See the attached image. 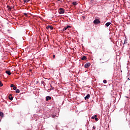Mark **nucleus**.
Masks as SVG:
<instances>
[{"instance_id":"obj_1","label":"nucleus","mask_w":130,"mask_h":130,"mask_svg":"<svg viewBox=\"0 0 130 130\" xmlns=\"http://www.w3.org/2000/svg\"><path fill=\"white\" fill-rule=\"evenodd\" d=\"M59 14H60V15L64 14V10H63V8H59Z\"/></svg>"},{"instance_id":"obj_2","label":"nucleus","mask_w":130,"mask_h":130,"mask_svg":"<svg viewBox=\"0 0 130 130\" xmlns=\"http://www.w3.org/2000/svg\"><path fill=\"white\" fill-rule=\"evenodd\" d=\"M93 23L97 25L100 23V21L98 19H96L95 20H94Z\"/></svg>"},{"instance_id":"obj_3","label":"nucleus","mask_w":130,"mask_h":130,"mask_svg":"<svg viewBox=\"0 0 130 130\" xmlns=\"http://www.w3.org/2000/svg\"><path fill=\"white\" fill-rule=\"evenodd\" d=\"M90 66H91V63H86L85 65H84V68H85V69H87V68H89V67H90Z\"/></svg>"},{"instance_id":"obj_4","label":"nucleus","mask_w":130,"mask_h":130,"mask_svg":"<svg viewBox=\"0 0 130 130\" xmlns=\"http://www.w3.org/2000/svg\"><path fill=\"white\" fill-rule=\"evenodd\" d=\"M46 29H47V30H48V29H50L51 30H53V26L51 25H48L47 26H46Z\"/></svg>"},{"instance_id":"obj_5","label":"nucleus","mask_w":130,"mask_h":130,"mask_svg":"<svg viewBox=\"0 0 130 130\" xmlns=\"http://www.w3.org/2000/svg\"><path fill=\"white\" fill-rule=\"evenodd\" d=\"M68 28H71V26H65L63 29L62 31H66Z\"/></svg>"},{"instance_id":"obj_6","label":"nucleus","mask_w":130,"mask_h":130,"mask_svg":"<svg viewBox=\"0 0 130 130\" xmlns=\"http://www.w3.org/2000/svg\"><path fill=\"white\" fill-rule=\"evenodd\" d=\"M90 94H88L85 98L84 99H85V100H87L88 99H89L90 98Z\"/></svg>"},{"instance_id":"obj_7","label":"nucleus","mask_w":130,"mask_h":130,"mask_svg":"<svg viewBox=\"0 0 130 130\" xmlns=\"http://www.w3.org/2000/svg\"><path fill=\"white\" fill-rule=\"evenodd\" d=\"M48 100H51V97L50 96H47L46 98V101H48Z\"/></svg>"},{"instance_id":"obj_8","label":"nucleus","mask_w":130,"mask_h":130,"mask_svg":"<svg viewBox=\"0 0 130 130\" xmlns=\"http://www.w3.org/2000/svg\"><path fill=\"white\" fill-rule=\"evenodd\" d=\"M9 100H11L12 101V100H13V99H14V98L12 96V94H9Z\"/></svg>"},{"instance_id":"obj_9","label":"nucleus","mask_w":130,"mask_h":130,"mask_svg":"<svg viewBox=\"0 0 130 130\" xmlns=\"http://www.w3.org/2000/svg\"><path fill=\"white\" fill-rule=\"evenodd\" d=\"M6 73L7 75H9V76H11V71H6Z\"/></svg>"},{"instance_id":"obj_10","label":"nucleus","mask_w":130,"mask_h":130,"mask_svg":"<svg viewBox=\"0 0 130 130\" xmlns=\"http://www.w3.org/2000/svg\"><path fill=\"white\" fill-rule=\"evenodd\" d=\"M111 24V22H107L106 23V25L107 27H109V25Z\"/></svg>"},{"instance_id":"obj_11","label":"nucleus","mask_w":130,"mask_h":130,"mask_svg":"<svg viewBox=\"0 0 130 130\" xmlns=\"http://www.w3.org/2000/svg\"><path fill=\"white\" fill-rule=\"evenodd\" d=\"M0 116H1V117H4V113H3V112L0 111Z\"/></svg>"},{"instance_id":"obj_12","label":"nucleus","mask_w":130,"mask_h":130,"mask_svg":"<svg viewBox=\"0 0 130 130\" xmlns=\"http://www.w3.org/2000/svg\"><path fill=\"white\" fill-rule=\"evenodd\" d=\"M86 56H83L82 58L81 59L82 60H85V59H86Z\"/></svg>"},{"instance_id":"obj_13","label":"nucleus","mask_w":130,"mask_h":130,"mask_svg":"<svg viewBox=\"0 0 130 130\" xmlns=\"http://www.w3.org/2000/svg\"><path fill=\"white\" fill-rule=\"evenodd\" d=\"M7 8L8 9L9 11H11V10H12V8L9 6H7Z\"/></svg>"},{"instance_id":"obj_14","label":"nucleus","mask_w":130,"mask_h":130,"mask_svg":"<svg viewBox=\"0 0 130 130\" xmlns=\"http://www.w3.org/2000/svg\"><path fill=\"white\" fill-rule=\"evenodd\" d=\"M16 93H20V89H16Z\"/></svg>"},{"instance_id":"obj_15","label":"nucleus","mask_w":130,"mask_h":130,"mask_svg":"<svg viewBox=\"0 0 130 130\" xmlns=\"http://www.w3.org/2000/svg\"><path fill=\"white\" fill-rule=\"evenodd\" d=\"M95 117H97V115H95L94 116H92L91 117V118H92V119H95Z\"/></svg>"},{"instance_id":"obj_16","label":"nucleus","mask_w":130,"mask_h":130,"mask_svg":"<svg viewBox=\"0 0 130 130\" xmlns=\"http://www.w3.org/2000/svg\"><path fill=\"white\" fill-rule=\"evenodd\" d=\"M3 85H4V84H3V83H2V81H0V87H3Z\"/></svg>"},{"instance_id":"obj_17","label":"nucleus","mask_w":130,"mask_h":130,"mask_svg":"<svg viewBox=\"0 0 130 130\" xmlns=\"http://www.w3.org/2000/svg\"><path fill=\"white\" fill-rule=\"evenodd\" d=\"M72 4L74 6H77V2H73Z\"/></svg>"},{"instance_id":"obj_18","label":"nucleus","mask_w":130,"mask_h":130,"mask_svg":"<svg viewBox=\"0 0 130 130\" xmlns=\"http://www.w3.org/2000/svg\"><path fill=\"white\" fill-rule=\"evenodd\" d=\"M103 83L104 84H106V83H107V81L106 80H104Z\"/></svg>"},{"instance_id":"obj_19","label":"nucleus","mask_w":130,"mask_h":130,"mask_svg":"<svg viewBox=\"0 0 130 130\" xmlns=\"http://www.w3.org/2000/svg\"><path fill=\"white\" fill-rule=\"evenodd\" d=\"M56 116V115H52V117H53V118H55Z\"/></svg>"},{"instance_id":"obj_20","label":"nucleus","mask_w":130,"mask_h":130,"mask_svg":"<svg viewBox=\"0 0 130 130\" xmlns=\"http://www.w3.org/2000/svg\"><path fill=\"white\" fill-rule=\"evenodd\" d=\"M24 3H28L29 2V0H24Z\"/></svg>"},{"instance_id":"obj_21","label":"nucleus","mask_w":130,"mask_h":130,"mask_svg":"<svg viewBox=\"0 0 130 130\" xmlns=\"http://www.w3.org/2000/svg\"><path fill=\"white\" fill-rule=\"evenodd\" d=\"M17 89V87H16V86H14V87H13V90H16Z\"/></svg>"},{"instance_id":"obj_22","label":"nucleus","mask_w":130,"mask_h":130,"mask_svg":"<svg viewBox=\"0 0 130 130\" xmlns=\"http://www.w3.org/2000/svg\"><path fill=\"white\" fill-rule=\"evenodd\" d=\"M94 119L96 121H98V118H96V117L94 118Z\"/></svg>"},{"instance_id":"obj_23","label":"nucleus","mask_w":130,"mask_h":130,"mask_svg":"<svg viewBox=\"0 0 130 130\" xmlns=\"http://www.w3.org/2000/svg\"><path fill=\"white\" fill-rule=\"evenodd\" d=\"M14 86H15V85H14V84H11V87L12 88H13Z\"/></svg>"},{"instance_id":"obj_24","label":"nucleus","mask_w":130,"mask_h":130,"mask_svg":"<svg viewBox=\"0 0 130 130\" xmlns=\"http://www.w3.org/2000/svg\"><path fill=\"white\" fill-rule=\"evenodd\" d=\"M92 129H96V126H93V127H92Z\"/></svg>"},{"instance_id":"obj_25","label":"nucleus","mask_w":130,"mask_h":130,"mask_svg":"<svg viewBox=\"0 0 130 130\" xmlns=\"http://www.w3.org/2000/svg\"><path fill=\"white\" fill-rule=\"evenodd\" d=\"M24 16L27 17L28 16V14L27 13H24Z\"/></svg>"},{"instance_id":"obj_26","label":"nucleus","mask_w":130,"mask_h":130,"mask_svg":"<svg viewBox=\"0 0 130 130\" xmlns=\"http://www.w3.org/2000/svg\"><path fill=\"white\" fill-rule=\"evenodd\" d=\"M53 58H55V55H53Z\"/></svg>"},{"instance_id":"obj_27","label":"nucleus","mask_w":130,"mask_h":130,"mask_svg":"<svg viewBox=\"0 0 130 130\" xmlns=\"http://www.w3.org/2000/svg\"><path fill=\"white\" fill-rule=\"evenodd\" d=\"M1 119H0V122H1Z\"/></svg>"},{"instance_id":"obj_28","label":"nucleus","mask_w":130,"mask_h":130,"mask_svg":"<svg viewBox=\"0 0 130 130\" xmlns=\"http://www.w3.org/2000/svg\"><path fill=\"white\" fill-rule=\"evenodd\" d=\"M92 130H95V129H92Z\"/></svg>"},{"instance_id":"obj_29","label":"nucleus","mask_w":130,"mask_h":130,"mask_svg":"<svg viewBox=\"0 0 130 130\" xmlns=\"http://www.w3.org/2000/svg\"><path fill=\"white\" fill-rule=\"evenodd\" d=\"M58 1H60V0H58Z\"/></svg>"}]
</instances>
